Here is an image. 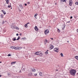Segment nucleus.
Masks as SVG:
<instances>
[{
    "instance_id": "nucleus-39",
    "label": "nucleus",
    "mask_w": 78,
    "mask_h": 78,
    "mask_svg": "<svg viewBox=\"0 0 78 78\" xmlns=\"http://www.w3.org/2000/svg\"><path fill=\"white\" fill-rule=\"evenodd\" d=\"M21 39V40H22L23 39H24V38H22Z\"/></svg>"
},
{
    "instance_id": "nucleus-20",
    "label": "nucleus",
    "mask_w": 78,
    "mask_h": 78,
    "mask_svg": "<svg viewBox=\"0 0 78 78\" xmlns=\"http://www.w3.org/2000/svg\"><path fill=\"white\" fill-rule=\"evenodd\" d=\"M10 48H14V49H15V46H11L10 47Z\"/></svg>"
},
{
    "instance_id": "nucleus-53",
    "label": "nucleus",
    "mask_w": 78,
    "mask_h": 78,
    "mask_svg": "<svg viewBox=\"0 0 78 78\" xmlns=\"http://www.w3.org/2000/svg\"><path fill=\"white\" fill-rule=\"evenodd\" d=\"M0 63H2V62H0Z\"/></svg>"
},
{
    "instance_id": "nucleus-16",
    "label": "nucleus",
    "mask_w": 78,
    "mask_h": 78,
    "mask_svg": "<svg viewBox=\"0 0 78 78\" xmlns=\"http://www.w3.org/2000/svg\"><path fill=\"white\" fill-rule=\"evenodd\" d=\"M20 39V36H19L18 38L16 39V41H19V39Z\"/></svg>"
},
{
    "instance_id": "nucleus-29",
    "label": "nucleus",
    "mask_w": 78,
    "mask_h": 78,
    "mask_svg": "<svg viewBox=\"0 0 78 78\" xmlns=\"http://www.w3.org/2000/svg\"><path fill=\"white\" fill-rule=\"evenodd\" d=\"M61 2H65V1H66V0H61Z\"/></svg>"
},
{
    "instance_id": "nucleus-8",
    "label": "nucleus",
    "mask_w": 78,
    "mask_h": 78,
    "mask_svg": "<svg viewBox=\"0 0 78 78\" xmlns=\"http://www.w3.org/2000/svg\"><path fill=\"white\" fill-rule=\"evenodd\" d=\"M34 29L36 31H37L38 30V28H37V26L35 27Z\"/></svg>"
},
{
    "instance_id": "nucleus-54",
    "label": "nucleus",
    "mask_w": 78,
    "mask_h": 78,
    "mask_svg": "<svg viewBox=\"0 0 78 78\" xmlns=\"http://www.w3.org/2000/svg\"><path fill=\"white\" fill-rule=\"evenodd\" d=\"M20 12L21 11V10H20Z\"/></svg>"
},
{
    "instance_id": "nucleus-49",
    "label": "nucleus",
    "mask_w": 78,
    "mask_h": 78,
    "mask_svg": "<svg viewBox=\"0 0 78 78\" xmlns=\"http://www.w3.org/2000/svg\"><path fill=\"white\" fill-rule=\"evenodd\" d=\"M77 31L78 33V29L77 30Z\"/></svg>"
},
{
    "instance_id": "nucleus-13",
    "label": "nucleus",
    "mask_w": 78,
    "mask_h": 78,
    "mask_svg": "<svg viewBox=\"0 0 78 78\" xmlns=\"http://www.w3.org/2000/svg\"><path fill=\"white\" fill-rule=\"evenodd\" d=\"M15 50H19V47H15Z\"/></svg>"
},
{
    "instance_id": "nucleus-52",
    "label": "nucleus",
    "mask_w": 78,
    "mask_h": 78,
    "mask_svg": "<svg viewBox=\"0 0 78 78\" xmlns=\"http://www.w3.org/2000/svg\"><path fill=\"white\" fill-rule=\"evenodd\" d=\"M1 76H2L1 75H0V77H1Z\"/></svg>"
},
{
    "instance_id": "nucleus-7",
    "label": "nucleus",
    "mask_w": 78,
    "mask_h": 78,
    "mask_svg": "<svg viewBox=\"0 0 78 78\" xmlns=\"http://www.w3.org/2000/svg\"><path fill=\"white\" fill-rule=\"evenodd\" d=\"M35 55H39V52H36V53H34Z\"/></svg>"
},
{
    "instance_id": "nucleus-37",
    "label": "nucleus",
    "mask_w": 78,
    "mask_h": 78,
    "mask_svg": "<svg viewBox=\"0 0 78 78\" xmlns=\"http://www.w3.org/2000/svg\"><path fill=\"white\" fill-rule=\"evenodd\" d=\"M30 4V2H27V4Z\"/></svg>"
},
{
    "instance_id": "nucleus-19",
    "label": "nucleus",
    "mask_w": 78,
    "mask_h": 78,
    "mask_svg": "<svg viewBox=\"0 0 78 78\" xmlns=\"http://www.w3.org/2000/svg\"><path fill=\"white\" fill-rule=\"evenodd\" d=\"M16 62H12L11 63V65H12V64H15V63H16Z\"/></svg>"
},
{
    "instance_id": "nucleus-44",
    "label": "nucleus",
    "mask_w": 78,
    "mask_h": 78,
    "mask_svg": "<svg viewBox=\"0 0 78 78\" xmlns=\"http://www.w3.org/2000/svg\"><path fill=\"white\" fill-rule=\"evenodd\" d=\"M30 23H27L26 24H27V25H28V24H29Z\"/></svg>"
},
{
    "instance_id": "nucleus-38",
    "label": "nucleus",
    "mask_w": 78,
    "mask_h": 78,
    "mask_svg": "<svg viewBox=\"0 0 78 78\" xmlns=\"http://www.w3.org/2000/svg\"><path fill=\"white\" fill-rule=\"evenodd\" d=\"M16 36H19V34H16Z\"/></svg>"
},
{
    "instance_id": "nucleus-12",
    "label": "nucleus",
    "mask_w": 78,
    "mask_h": 78,
    "mask_svg": "<svg viewBox=\"0 0 78 78\" xmlns=\"http://www.w3.org/2000/svg\"><path fill=\"white\" fill-rule=\"evenodd\" d=\"M7 4H8L9 3V0H5Z\"/></svg>"
},
{
    "instance_id": "nucleus-48",
    "label": "nucleus",
    "mask_w": 78,
    "mask_h": 78,
    "mask_svg": "<svg viewBox=\"0 0 78 78\" xmlns=\"http://www.w3.org/2000/svg\"><path fill=\"white\" fill-rule=\"evenodd\" d=\"M20 36H22V34H20Z\"/></svg>"
},
{
    "instance_id": "nucleus-23",
    "label": "nucleus",
    "mask_w": 78,
    "mask_h": 78,
    "mask_svg": "<svg viewBox=\"0 0 78 78\" xmlns=\"http://www.w3.org/2000/svg\"><path fill=\"white\" fill-rule=\"evenodd\" d=\"M15 29H16V30H19V28L18 27H15Z\"/></svg>"
},
{
    "instance_id": "nucleus-17",
    "label": "nucleus",
    "mask_w": 78,
    "mask_h": 78,
    "mask_svg": "<svg viewBox=\"0 0 78 78\" xmlns=\"http://www.w3.org/2000/svg\"><path fill=\"white\" fill-rule=\"evenodd\" d=\"M39 75H40V76H42V73L41 72H40Z\"/></svg>"
},
{
    "instance_id": "nucleus-15",
    "label": "nucleus",
    "mask_w": 78,
    "mask_h": 78,
    "mask_svg": "<svg viewBox=\"0 0 78 78\" xmlns=\"http://www.w3.org/2000/svg\"><path fill=\"white\" fill-rule=\"evenodd\" d=\"M28 25L27 24H26L25 25H24V26H25V27H26V28H27L28 27V25Z\"/></svg>"
},
{
    "instance_id": "nucleus-31",
    "label": "nucleus",
    "mask_w": 78,
    "mask_h": 78,
    "mask_svg": "<svg viewBox=\"0 0 78 78\" xmlns=\"http://www.w3.org/2000/svg\"><path fill=\"white\" fill-rule=\"evenodd\" d=\"M11 6V5H9L8 6V7L9 8H10Z\"/></svg>"
},
{
    "instance_id": "nucleus-25",
    "label": "nucleus",
    "mask_w": 78,
    "mask_h": 78,
    "mask_svg": "<svg viewBox=\"0 0 78 78\" xmlns=\"http://www.w3.org/2000/svg\"><path fill=\"white\" fill-rule=\"evenodd\" d=\"M57 31L58 33H60V30H59V29H58Z\"/></svg>"
},
{
    "instance_id": "nucleus-21",
    "label": "nucleus",
    "mask_w": 78,
    "mask_h": 78,
    "mask_svg": "<svg viewBox=\"0 0 78 78\" xmlns=\"http://www.w3.org/2000/svg\"><path fill=\"white\" fill-rule=\"evenodd\" d=\"M75 58L77 60H78V56H75Z\"/></svg>"
},
{
    "instance_id": "nucleus-30",
    "label": "nucleus",
    "mask_w": 78,
    "mask_h": 78,
    "mask_svg": "<svg viewBox=\"0 0 78 78\" xmlns=\"http://www.w3.org/2000/svg\"><path fill=\"white\" fill-rule=\"evenodd\" d=\"M75 4L76 5H78V2H76L75 3Z\"/></svg>"
},
{
    "instance_id": "nucleus-4",
    "label": "nucleus",
    "mask_w": 78,
    "mask_h": 78,
    "mask_svg": "<svg viewBox=\"0 0 78 78\" xmlns=\"http://www.w3.org/2000/svg\"><path fill=\"white\" fill-rule=\"evenodd\" d=\"M62 26H62V30H64L65 28V27H66V25H65V24H63Z\"/></svg>"
},
{
    "instance_id": "nucleus-10",
    "label": "nucleus",
    "mask_w": 78,
    "mask_h": 78,
    "mask_svg": "<svg viewBox=\"0 0 78 78\" xmlns=\"http://www.w3.org/2000/svg\"><path fill=\"white\" fill-rule=\"evenodd\" d=\"M39 55H40V56H42V52L41 51H39Z\"/></svg>"
},
{
    "instance_id": "nucleus-36",
    "label": "nucleus",
    "mask_w": 78,
    "mask_h": 78,
    "mask_svg": "<svg viewBox=\"0 0 78 78\" xmlns=\"http://www.w3.org/2000/svg\"><path fill=\"white\" fill-rule=\"evenodd\" d=\"M37 75V73H35L34 74V76H36Z\"/></svg>"
},
{
    "instance_id": "nucleus-50",
    "label": "nucleus",
    "mask_w": 78,
    "mask_h": 78,
    "mask_svg": "<svg viewBox=\"0 0 78 78\" xmlns=\"http://www.w3.org/2000/svg\"><path fill=\"white\" fill-rule=\"evenodd\" d=\"M67 42L68 43L69 42V41H67Z\"/></svg>"
},
{
    "instance_id": "nucleus-32",
    "label": "nucleus",
    "mask_w": 78,
    "mask_h": 78,
    "mask_svg": "<svg viewBox=\"0 0 78 78\" xmlns=\"http://www.w3.org/2000/svg\"><path fill=\"white\" fill-rule=\"evenodd\" d=\"M3 14L4 15H5V14H6V12H5V11L4 12Z\"/></svg>"
},
{
    "instance_id": "nucleus-46",
    "label": "nucleus",
    "mask_w": 78,
    "mask_h": 78,
    "mask_svg": "<svg viewBox=\"0 0 78 78\" xmlns=\"http://www.w3.org/2000/svg\"><path fill=\"white\" fill-rule=\"evenodd\" d=\"M51 39L52 40H53V38H51Z\"/></svg>"
},
{
    "instance_id": "nucleus-40",
    "label": "nucleus",
    "mask_w": 78,
    "mask_h": 78,
    "mask_svg": "<svg viewBox=\"0 0 78 78\" xmlns=\"http://www.w3.org/2000/svg\"><path fill=\"white\" fill-rule=\"evenodd\" d=\"M24 5H25V6H27V4H25Z\"/></svg>"
},
{
    "instance_id": "nucleus-41",
    "label": "nucleus",
    "mask_w": 78,
    "mask_h": 78,
    "mask_svg": "<svg viewBox=\"0 0 78 78\" xmlns=\"http://www.w3.org/2000/svg\"><path fill=\"white\" fill-rule=\"evenodd\" d=\"M73 18V17H72V16H71L70 17V19H72Z\"/></svg>"
},
{
    "instance_id": "nucleus-35",
    "label": "nucleus",
    "mask_w": 78,
    "mask_h": 78,
    "mask_svg": "<svg viewBox=\"0 0 78 78\" xmlns=\"http://www.w3.org/2000/svg\"><path fill=\"white\" fill-rule=\"evenodd\" d=\"M4 23H5V21H3L2 23V24H4Z\"/></svg>"
},
{
    "instance_id": "nucleus-9",
    "label": "nucleus",
    "mask_w": 78,
    "mask_h": 78,
    "mask_svg": "<svg viewBox=\"0 0 78 78\" xmlns=\"http://www.w3.org/2000/svg\"><path fill=\"white\" fill-rule=\"evenodd\" d=\"M32 71L33 72H36V69H35L34 68H33L32 69Z\"/></svg>"
},
{
    "instance_id": "nucleus-24",
    "label": "nucleus",
    "mask_w": 78,
    "mask_h": 78,
    "mask_svg": "<svg viewBox=\"0 0 78 78\" xmlns=\"http://www.w3.org/2000/svg\"><path fill=\"white\" fill-rule=\"evenodd\" d=\"M11 28H12L13 29H15V27H14L13 26H11Z\"/></svg>"
},
{
    "instance_id": "nucleus-11",
    "label": "nucleus",
    "mask_w": 78,
    "mask_h": 78,
    "mask_svg": "<svg viewBox=\"0 0 78 78\" xmlns=\"http://www.w3.org/2000/svg\"><path fill=\"white\" fill-rule=\"evenodd\" d=\"M32 75V73H29L28 74V76H31V75Z\"/></svg>"
},
{
    "instance_id": "nucleus-26",
    "label": "nucleus",
    "mask_w": 78,
    "mask_h": 78,
    "mask_svg": "<svg viewBox=\"0 0 78 78\" xmlns=\"http://www.w3.org/2000/svg\"><path fill=\"white\" fill-rule=\"evenodd\" d=\"M48 52H47V51H46L45 52V55H47V54H48Z\"/></svg>"
},
{
    "instance_id": "nucleus-1",
    "label": "nucleus",
    "mask_w": 78,
    "mask_h": 78,
    "mask_svg": "<svg viewBox=\"0 0 78 78\" xmlns=\"http://www.w3.org/2000/svg\"><path fill=\"white\" fill-rule=\"evenodd\" d=\"M76 72V71L75 69H72L71 70H70L69 73L72 75L74 76Z\"/></svg>"
},
{
    "instance_id": "nucleus-27",
    "label": "nucleus",
    "mask_w": 78,
    "mask_h": 78,
    "mask_svg": "<svg viewBox=\"0 0 78 78\" xmlns=\"http://www.w3.org/2000/svg\"><path fill=\"white\" fill-rule=\"evenodd\" d=\"M1 18H3V15H1Z\"/></svg>"
},
{
    "instance_id": "nucleus-56",
    "label": "nucleus",
    "mask_w": 78,
    "mask_h": 78,
    "mask_svg": "<svg viewBox=\"0 0 78 78\" xmlns=\"http://www.w3.org/2000/svg\"><path fill=\"white\" fill-rule=\"evenodd\" d=\"M47 51H48V50H47Z\"/></svg>"
},
{
    "instance_id": "nucleus-5",
    "label": "nucleus",
    "mask_w": 78,
    "mask_h": 78,
    "mask_svg": "<svg viewBox=\"0 0 78 78\" xmlns=\"http://www.w3.org/2000/svg\"><path fill=\"white\" fill-rule=\"evenodd\" d=\"M54 51H56V52H57V53H58V48H55L54 49Z\"/></svg>"
},
{
    "instance_id": "nucleus-55",
    "label": "nucleus",
    "mask_w": 78,
    "mask_h": 78,
    "mask_svg": "<svg viewBox=\"0 0 78 78\" xmlns=\"http://www.w3.org/2000/svg\"><path fill=\"white\" fill-rule=\"evenodd\" d=\"M10 5H11V3H10Z\"/></svg>"
},
{
    "instance_id": "nucleus-18",
    "label": "nucleus",
    "mask_w": 78,
    "mask_h": 78,
    "mask_svg": "<svg viewBox=\"0 0 78 78\" xmlns=\"http://www.w3.org/2000/svg\"><path fill=\"white\" fill-rule=\"evenodd\" d=\"M60 55L61 56H62V57H64V56H63V54H62V53H60Z\"/></svg>"
},
{
    "instance_id": "nucleus-43",
    "label": "nucleus",
    "mask_w": 78,
    "mask_h": 78,
    "mask_svg": "<svg viewBox=\"0 0 78 78\" xmlns=\"http://www.w3.org/2000/svg\"><path fill=\"white\" fill-rule=\"evenodd\" d=\"M23 38H24V39H26V38L25 37H23Z\"/></svg>"
},
{
    "instance_id": "nucleus-45",
    "label": "nucleus",
    "mask_w": 78,
    "mask_h": 78,
    "mask_svg": "<svg viewBox=\"0 0 78 78\" xmlns=\"http://www.w3.org/2000/svg\"><path fill=\"white\" fill-rule=\"evenodd\" d=\"M1 11H2L3 12H4V11H3V10H2Z\"/></svg>"
},
{
    "instance_id": "nucleus-34",
    "label": "nucleus",
    "mask_w": 78,
    "mask_h": 78,
    "mask_svg": "<svg viewBox=\"0 0 78 78\" xmlns=\"http://www.w3.org/2000/svg\"><path fill=\"white\" fill-rule=\"evenodd\" d=\"M11 56V54H8V56Z\"/></svg>"
},
{
    "instance_id": "nucleus-47",
    "label": "nucleus",
    "mask_w": 78,
    "mask_h": 78,
    "mask_svg": "<svg viewBox=\"0 0 78 78\" xmlns=\"http://www.w3.org/2000/svg\"><path fill=\"white\" fill-rule=\"evenodd\" d=\"M55 5H57V3H55Z\"/></svg>"
},
{
    "instance_id": "nucleus-28",
    "label": "nucleus",
    "mask_w": 78,
    "mask_h": 78,
    "mask_svg": "<svg viewBox=\"0 0 78 78\" xmlns=\"http://www.w3.org/2000/svg\"><path fill=\"white\" fill-rule=\"evenodd\" d=\"M34 17H35V18H36V19H37L36 17H37V14H36L35 15Z\"/></svg>"
},
{
    "instance_id": "nucleus-57",
    "label": "nucleus",
    "mask_w": 78,
    "mask_h": 78,
    "mask_svg": "<svg viewBox=\"0 0 78 78\" xmlns=\"http://www.w3.org/2000/svg\"><path fill=\"white\" fill-rule=\"evenodd\" d=\"M11 9H12V8H11Z\"/></svg>"
},
{
    "instance_id": "nucleus-6",
    "label": "nucleus",
    "mask_w": 78,
    "mask_h": 78,
    "mask_svg": "<svg viewBox=\"0 0 78 78\" xmlns=\"http://www.w3.org/2000/svg\"><path fill=\"white\" fill-rule=\"evenodd\" d=\"M53 48H54V46H53V45H51L49 48V49L50 50H51V49H53Z\"/></svg>"
},
{
    "instance_id": "nucleus-14",
    "label": "nucleus",
    "mask_w": 78,
    "mask_h": 78,
    "mask_svg": "<svg viewBox=\"0 0 78 78\" xmlns=\"http://www.w3.org/2000/svg\"><path fill=\"white\" fill-rule=\"evenodd\" d=\"M12 39V40L13 41H15L17 40V39H16V37Z\"/></svg>"
},
{
    "instance_id": "nucleus-2",
    "label": "nucleus",
    "mask_w": 78,
    "mask_h": 78,
    "mask_svg": "<svg viewBox=\"0 0 78 78\" xmlns=\"http://www.w3.org/2000/svg\"><path fill=\"white\" fill-rule=\"evenodd\" d=\"M69 5L71 6H72V4H73V2L72 1V0H69Z\"/></svg>"
},
{
    "instance_id": "nucleus-42",
    "label": "nucleus",
    "mask_w": 78,
    "mask_h": 78,
    "mask_svg": "<svg viewBox=\"0 0 78 78\" xmlns=\"http://www.w3.org/2000/svg\"><path fill=\"white\" fill-rule=\"evenodd\" d=\"M66 23H70V21L67 22Z\"/></svg>"
},
{
    "instance_id": "nucleus-33",
    "label": "nucleus",
    "mask_w": 78,
    "mask_h": 78,
    "mask_svg": "<svg viewBox=\"0 0 78 78\" xmlns=\"http://www.w3.org/2000/svg\"><path fill=\"white\" fill-rule=\"evenodd\" d=\"M45 42H46L47 43V42H48V41H47V39H46L45 40Z\"/></svg>"
},
{
    "instance_id": "nucleus-51",
    "label": "nucleus",
    "mask_w": 78,
    "mask_h": 78,
    "mask_svg": "<svg viewBox=\"0 0 78 78\" xmlns=\"http://www.w3.org/2000/svg\"><path fill=\"white\" fill-rule=\"evenodd\" d=\"M56 71H58V69H56Z\"/></svg>"
},
{
    "instance_id": "nucleus-3",
    "label": "nucleus",
    "mask_w": 78,
    "mask_h": 78,
    "mask_svg": "<svg viewBox=\"0 0 78 78\" xmlns=\"http://www.w3.org/2000/svg\"><path fill=\"white\" fill-rule=\"evenodd\" d=\"M49 33V31L48 30H46L44 31V33L45 34H47L48 33Z\"/></svg>"
},
{
    "instance_id": "nucleus-22",
    "label": "nucleus",
    "mask_w": 78,
    "mask_h": 78,
    "mask_svg": "<svg viewBox=\"0 0 78 78\" xmlns=\"http://www.w3.org/2000/svg\"><path fill=\"white\" fill-rule=\"evenodd\" d=\"M19 6H20V7H21V9H23V7H22V5H19Z\"/></svg>"
}]
</instances>
